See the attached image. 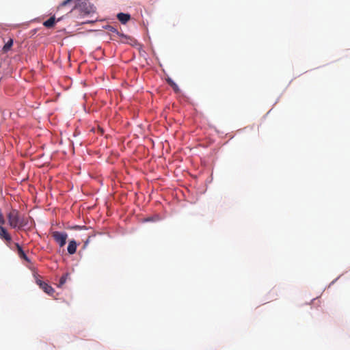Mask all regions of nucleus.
<instances>
[{
	"instance_id": "obj_1",
	"label": "nucleus",
	"mask_w": 350,
	"mask_h": 350,
	"mask_svg": "<svg viewBox=\"0 0 350 350\" xmlns=\"http://www.w3.org/2000/svg\"><path fill=\"white\" fill-rule=\"evenodd\" d=\"M9 225L12 228L21 229L28 226L29 217L26 216H21L18 211L12 209L8 215Z\"/></svg>"
},
{
	"instance_id": "obj_2",
	"label": "nucleus",
	"mask_w": 350,
	"mask_h": 350,
	"mask_svg": "<svg viewBox=\"0 0 350 350\" xmlns=\"http://www.w3.org/2000/svg\"><path fill=\"white\" fill-rule=\"evenodd\" d=\"M67 5L72 6V8L70 10V11H72L73 9H77L81 14L84 15H88L94 12V8L92 5L85 2H81V0H65L57 7V9L60 10L61 8Z\"/></svg>"
},
{
	"instance_id": "obj_3",
	"label": "nucleus",
	"mask_w": 350,
	"mask_h": 350,
	"mask_svg": "<svg viewBox=\"0 0 350 350\" xmlns=\"http://www.w3.org/2000/svg\"><path fill=\"white\" fill-rule=\"evenodd\" d=\"M51 236L60 247L65 245L68 238V234L66 232L53 231L51 232Z\"/></svg>"
},
{
	"instance_id": "obj_4",
	"label": "nucleus",
	"mask_w": 350,
	"mask_h": 350,
	"mask_svg": "<svg viewBox=\"0 0 350 350\" xmlns=\"http://www.w3.org/2000/svg\"><path fill=\"white\" fill-rule=\"evenodd\" d=\"M37 283L40 286V288L43 290L44 292H45L46 294L49 295H53L55 290L51 286L41 280L37 281Z\"/></svg>"
},
{
	"instance_id": "obj_5",
	"label": "nucleus",
	"mask_w": 350,
	"mask_h": 350,
	"mask_svg": "<svg viewBox=\"0 0 350 350\" xmlns=\"http://www.w3.org/2000/svg\"><path fill=\"white\" fill-rule=\"evenodd\" d=\"M0 239L5 241L7 243L12 241V237L5 228L0 225Z\"/></svg>"
},
{
	"instance_id": "obj_6",
	"label": "nucleus",
	"mask_w": 350,
	"mask_h": 350,
	"mask_svg": "<svg viewBox=\"0 0 350 350\" xmlns=\"http://www.w3.org/2000/svg\"><path fill=\"white\" fill-rule=\"evenodd\" d=\"M15 246L16 247V250H17L18 254L19 257L25 260V261L29 262H30L29 258L25 254V253L24 252L23 250L21 247V245L18 243H15Z\"/></svg>"
},
{
	"instance_id": "obj_7",
	"label": "nucleus",
	"mask_w": 350,
	"mask_h": 350,
	"mask_svg": "<svg viewBox=\"0 0 350 350\" xmlns=\"http://www.w3.org/2000/svg\"><path fill=\"white\" fill-rule=\"evenodd\" d=\"M77 244L75 240L70 241L67 248L68 252L70 254H74L77 251Z\"/></svg>"
},
{
	"instance_id": "obj_8",
	"label": "nucleus",
	"mask_w": 350,
	"mask_h": 350,
	"mask_svg": "<svg viewBox=\"0 0 350 350\" xmlns=\"http://www.w3.org/2000/svg\"><path fill=\"white\" fill-rule=\"evenodd\" d=\"M118 20L123 24L126 23L131 18V16L129 14L119 13L117 15Z\"/></svg>"
},
{
	"instance_id": "obj_9",
	"label": "nucleus",
	"mask_w": 350,
	"mask_h": 350,
	"mask_svg": "<svg viewBox=\"0 0 350 350\" xmlns=\"http://www.w3.org/2000/svg\"><path fill=\"white\" fill-rule=\"evenodd\" d=\"M55 23V16H51L48 20L44 21L43 25L46 28H51L54 26Z\"/></svg>"
},
{
	"instance_id": "obj_10",
	"label": "nucleus",
	"mask_w": 350,
	"mask_h": 350,
	"mask_svg": "<svg viewBox=\"0 0 350 350\" xmlns=\"http://www.w3.org/2000/svg\"><path fill=\"white\" fill-rule=\"evenodd\" d=\"M13 45V40L12 38H10L5 44V45L3 46V51L4 52H8V51L10 50V49L12 48Z\"/></svg>"
},
{
	"instance_id": "obj_11",
	"label": "nucleus",
	"mask_w": 350,
	"mask_h": 350,
	"mask_svg": "<svg viewBox=\"0 0 350 350\" xmlns=\"http://www.w3.org/2000/svg\"><path fill=\"white\" fill-rule=\"evenodd\" d=\"M167 82L176 92H178L179 91L178 85L172 79H167Z\"/></svg>"
},
{
	"instance_id": "obj_12",
	"label": "nucleus",
	"mask_w": 350,
	"mask_h": 350,
	"mask_svg": "<svg viewBox=\"0 0 350 350\" xmlns=\"http://www.w3.org/2000/svg\"><path fill=\"white\" fill-rule=\"evenodd\" d=\"M68 276H69V274L68 273H66L61 277V278L59 280V283L58 285L59 287L62 286L66 283Z\"/></svg>"
},
{
	"instance_id": "obj_13",
	"label": "nucleus",
	"mask_w": 350,
	"mask_h": 350,
	"mask_svg": "<svg viewBox=\"0 0 350 350\" xmlns=\"http://www.w3.org/2000/svg\"><path fill=\"white\" fill-rule=\"evenodd\" d=\"M5 221L3 214H0V225H3Z\"/></svg>"
},
{
	"instance_id": "obj_14",
	"label": "nucleus",
	"mask_w": 350,
	"mask_h": 350,
	"mask_svg": "<svg viewBox=\"0 0 350 350\" xmlns=\"http://www.w3.org/2000/svg\"><path fill=\"white\" fill-rule=\"evenodd\" d=\"M111 31H116V30L113 27H111L110 29Z\"/></svg>"
},
{
	"instance_id": "obj_15",
	"label": "nucleus",
	"mask_w": 350,
	"mask_h": 350,
	"mask_svg": "<svg viewBox=\"0 0 350 350\" xmlns=\"http://www.w3.org/2000/svg\"><path fill=\"white\" fill-rule=\"evenodd\" d=\"M0 214H3L1 208H0Z\"/></svg>"
}]
</instances>
